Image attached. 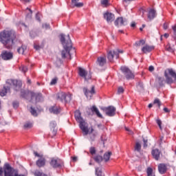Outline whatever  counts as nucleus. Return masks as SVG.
Returning <instances> with one entry per match:
<instances>
[{"label": "nucleus", "mask_w": 176, "mask_h": 176, "mask_svg": "<svg viewBox=\"0 0 176 176\" xmlns=\"http://www.w3.org/2000/svg\"><path fill=\"white\" fill-rule=\"evenodd\" d=\"M43 28H45V30H49V28H50V25L47 23L43 24Z\"/></svg>", "instance_id": "50"}, {"label": "nucleus", "mask_w": 176, "mask_h": 176, "mask_svg": "<svg viewBox=\"0 0 176 176\" xmlns=\"http://www.w3.org/2000/svg\"><path fill=\"white\" fill-rule=\"evenodd\" d=\"M111 155H112L111 152H108L104 154L103 156V160H104V162H108L109 160V159H111Z\"/></svg>", "instance_id": "27"}, {"label": "nucleus", "mask_w": 176, "mask_h": 176, "mask_svg": "<svg viewBox=\"0 0 176 176\" xmlns=\"http://www.w3.org/2000/svg\"><path fill=\"white\" fill-rule=\"evenodd\" d=\"M119 53H123V51L119 50H114L109 51L107 53V58L110 63L113 61V58H119Z\"/></svg>", "instance_id": "8"}, {"label": "nucleus", "mask_w": 176, "mask_h": 176, "mask_svg": "<svg viewBox=\"0 0 176 176\" xmlns=\"http://www.w3.org/2000/svg\"><path fill=\"white\" fill-rule=\"evenodd\" d=\"M169 75L172 76V78L170 77ZM164 76L166 78V83H168V85H171V83H173V78H174V79H176V73L173 69H168V72L167 71L164 72Z\"/></svg>", "instance_id": "7"}, {"label": "nucleus", "mask_w": 176, "mask_h": 176, "mask_svg": "<svg viewBox=\"0 0 176 176\" xmlns=\"http://www.w3.org/2000/svg\"><path fill=\"white\" fill-rule=\"evenodd\" d=\"M34 155L36 156V157H39V159L36 161V166L38 167H44L45 164H46V159L43 155H39L37 152H34Z\"/></svg>", "instance_id": "10"}, {"label": "nucleus", "mask_w": 176, "mask_h": 176, "mask_svg": "<svg viewBox=\"0 0 176 176\" xmlns=\"http://www.w3.org/2000/svg\"><path fill=\"white\" fill-rule=\"evenodd\" d=\"M30 96L32 97V100L35 98L36 102H39V101H42L43 100L42 94H35L34 92H30Z\"/></svg>", "instance_id": "16"}, {"label": "nucleus", "mask_w": 176, "mask_h": 176, "mask_svg": "<svg viewBox=\"0 0 176 176\" xmlns=\"http://www.w3.org/2000/svg\"><path fill=\"white\" fill-rule=\"evenodd\" d=\"M164 138V137L163 136H161L160 138V142H162L163 141V139Z\"/></svg>", "instance_id": "62"}, {"label": "nucleus", "mask_w": 176, "mask_h": 176, "mask_svg": "<svg viewBox=\"0 0 176 176\" xmlns=\"http://www.w3.org/2000/svg\"><path fill=\"white\" fill-rule=\"evenodd\" d=\"M50 164L54 168H57L58 167H61L63 164V161L59 158H52Z\"/></svg>", "instance_id": "14"}, {"label": "nucleus", "mask_w": 176, "mask_h": 176, "mask_svg": "<svg viewBox=\"0 0 176 176\" xmlns=\"http://www.w3.org/2000/svg\"><path fill=\"white\" fill-rule=\"evenodd\" d=\"M151 155L155 160H158L160 158V151L157 148L153 149L151 152Z\"/></svg>", "instance_id": "22"}, {"label": "nucleus", "mask_w": 176, "mask_h": 176, "mask_svg": "<svg viewBox=\"0 0 176 176\" xmlns=\"http://www.w3.org/2000/svg\"><path fill=\"white\" fill-rule=\"evenodd\" d=\"M94 160L96 163H101V162L103 160L102 157L101 155H96L94 157Z\"/></svg>", "instance_id": "31"}, {"label": "nucleus", "mask_w": 176, "mask_h": 176, "mask_svg": "<svg viewBox=\"0 0 176 176\" xmlns=\"http://www.w3.org/2000/svg\"><path fill=\"white\" fill-rule=\"evenodd\" d=\"M102 110L105 112L107 116H115L116 108L113 106H109L107 107H102Z\"/></svg>", "instance_id": "9"}, {"label": "nucleus", "mask_w": 176, "mask_h": 176, "mask_svg": "<svg viewBox=\"0 0 176 176\" xmlns=\"http://www.w3.org/2000/svg\"><path fill=\"white\" fill-rule=\"evenodd\" d=\"M89 152L91 153V155H96V148L95 147H91L89 148Z\"/></svg>", "instance_id": "44"}, {"label": "nucleus", "mask_w": 176, "mask_h": 176, "mask_svg": "<svg viewBox=\"0 0 176 176\" xmlns=\"http://www.w3.org/2000/svg\"><path fill=\"white\" fill-rule=\"evenodd\" d=\"M56 98L61 102H69L72 100V95L71 94H66L65 92H58L56 95Z\"/></svg>", "instance_id": "5"}, {"label": "nucleus", "mask_w": 176, "mask_h": 176, "mask_svg": "<svg viewBox=\"0 0 176 176\" xmlns=\"http://www.w3.org/2000/svg\"><path fill=\"white\" fill-rule=\"evenodd\" d=\"M72 159H73L74 162H76L78 157H73Z\"/></svg>", "instance_id": "64"}, {"label": "nucleus", "mask_w": 176, "mask_h": 176, "mask_svg": "<svg viewBox=\"0 0 176 176\" xmlns=\"http://www.w3.org/2000/svg\"><path fill=\"white\" fill-rule=\"evenodd\" d=\"M153 104H154V105L157 104V107H159V108H160V107L162 105V102H160V100H159V98H155L154 100Z\"/></svg>", "instance_id": "35"}, {"label": "nucleus", "mask_w": 176, "mask_h": 176, "mask_svg": "<svg viewBox=\"0 0 176 176\" xmlns=\"http://www.w3.org/2000/svg\"><path fill=\"white\" fill-rule=\"evenodd\" d=\"M124 89L122 87H120L118 89V94H122V93H124Z\"/></svg>", "instance_id": "46"}, {"label": "nucleus", "mask_w": 176, "mask_h": 176, "mask_svg": "<svg viewBox=\"0 0 176 176\" xmlns=\"http://www.w3.org/2000/svg\"><path fill=\"white\" fill-rule=\"evenodd\" d=\"M1 57L4 61H9L13 59V52L3 50L1 52Z\"/></svg>", "instance_id": "11"}, {"label": "nucleus", "mask_w": 176, "mask_h": 176, "mask_svg": "<svg viewBox=\"0 0 176 176\" xmlns=\"http://www.w3.org/2000/svg\"><path fill=\"white\" fill-rule=\"evenodd\" d=\"M120 71L124 75V76L127 80L134 79V78L135 76L134 75V73H133V72H131V70H130L129 68L126 66H122L120 67Z\"/></svg>", "instance_id": "6"}, {"label": "nucleus", "mask_w": 176, "mask_h": 176, "mask_svg": "<svg viewBox=\"0 0 176 176\" xmlns=\"http://www.w3.org/2000/svg\"><path fill=\"white\" fill-rule=\"evenodd\" d=\"M156 123H157V124H158L160 129L163 130V128L162 127V120L158 119L156 120Z\"/></svg>", "instance_id": "45"}, {"label": "nucleus", "mask_w": 176, "mask_h": 176, "mask_svg": "<svg viewBox=\"0 0 176 176\" xmlns=\"http://www.w3.org/2000/svg\"><path fill=\"white\" fill-rule=\"evenodd\" d=\"M12 106L15 109L19 108V102H13Z\"/></svg>", "instance_id": "47"}, {"label": "nucleus", "mask_w": 176, "mask_h": 176, "mask_svg": "<svg viewBox=\"0 0 176 176\" xmlns=\"http://www.w3.org/2000/svg\"><path fill=\"white\" fill-rule=\"evenodd\" d=\"M36 19L38 21H41V14L40 13H37L36 14Z\"/></svg>", "instance_id": "51"}, {"label": "nucleus", "mask_w": 176, "mask_h": 176, "mask_svg": "<svg viewBox=\"0 0 176 176\" xmlns=\"http://www.w3.org/2000/svg\"><path fill=\"white\" fill-rule=\"evenodd\" d=\"M34 49H35L36 50H39L41 49V46L37 45H34Z\"/></svg>", "instance_id": "56"}, {"label": "nucleus", "mask_w": 176, "mask_h": 176, "mask_svg": "<svg viewBox=\"0 0 176 176\" xmlns=\"http://www.w3.org/2000/svg\"><path fill=\"white\" fill-rule=\"evenodd\" d=\"M60 42L63 45L64 50L61 52L62 58H67L69 56V60H71V52L75 53V49L72 48V41L69 38V34L67 35V40L65 43V36L60 34Z\"/></svg>", "instance_id": "2"}, {"label": "nucleus", "mask_w": 176, "mask_h": 176, "mask_svg": "<svg viewBox=\"0 0 176 176\" xmlns=\"http://www.w3.org/2000/svg\"><path fill=\"white\" fill-rule=\"evenodd\" d=\"M157 80L160 85V86H163V83H164V78L160 76L157 77Z\"/></svg>", "instance_id": "33"}, {"label": "nucleus", "mask_w": 176, "mask_h": 176, "mask_svg": "<svg viewBox=\"0 0 176 176\" xmlns=\"http://www.w3.org/2000/svg\"><path fill=\"white\" fill-rule=\"evenodd\" d=\"M32 127V123L31 122H27L26 124H24L25 129H31Z\"/></svg>", "instance_id": "43"}, {"label": "nucleus", "mask_w": 176, "mask_h": 176, "mask_svg": "<svg viewBox=\"0 0 176 176\" xmlns=\"http://www.w3.org/2000/svg\"><path fill=\"white\" fill-rule=\"evenodd\" d=\"M158 171L160 174H165V173L167 171V166L164 164H160L158 166Z\"/></svg>", "instance_id": "21"}, {"label": "nucleus", "mask_w": 176, "mask_h": 176, "mask_svg": "<svg viewBox=\"0 0 176 176\" xmlns=\"http://www.w3.org/2000/svg\"><path fill=\"white\" fill-rule=\"evenodd\" d=\"M104 19H106L108 23H111V21H113L115 20V15L111 12H106L104 14Z\"/></svg>", "instance_id": "17"}, {"label": "nucleus", "mask_w": 176, "mask_h": 176, "mask_svg": "<svg viewBox=\"0 0 176 176\" xmlns=\"http://www.w3.org/2000/svg\"><path fill=\"white\" fill-rule=\"evenodd\" d=\"M172 30L173 31V38L176 42V25L172 26Z\"/></svg>", "instance_id": "36"}, {"label": "nucleus", "mask_w": 176, "mask_h": 176, "mask_svg": "<svg viewBox=\"0 0 176 176\" xmlns=\"http://www.w3.org/2000/svg\"><path fill=\"white\" fill-rule=\"evenodd\" d=\"M164 111L166 112V113H168V112H170V110L167 107L164 108Z\"/></svg>", "instance_id": "57"}, {"label": "nucleus", "mask_w": 176, "mask_h": 176, "mask_svg": "<svg viewBox=\"0 0 176 176\" xmlns=\"http://www.w3.org/2000/svg\"><path fill=\"white\" fill-rule=\"evenodd\" d=\"M164 30H167V28H168V23H164Z\"/></svg>", "instance_id": "55"}, {"label": "nucleus", "mask_w": 176, "mask_h": 176, "mask_svg": "<svg viewBox=\"0 0 176 176\" xmlns=\"http://www.w3.org/2000/svg\"><path fill=\"white\" fill-rule=\"evenodd\" d=\"M25 49H27V47L22 45L21 47L17 49V52L19 54H24V52L25 51Z\"/></svg>", "instance_id": "30"}, {"label": "nucleus", "mask_w": 176, "mask_h": 176, "mask_svg": "<svg viewBox=\"0 0 176 176\" xmlns=\"http://www.w3.org/2000/svg\"><path fill=\"white\" fill-rule=\"evenodd\" d=\"M114 24L117 27L127 25V20L126 19H124L123 17H119L115 21Z\"/></svg>", "instance_id": "15"}, {"label": "nucleus", "mask_w": 176, "mask_h": 176, "mask_svg": "<svg viewBox=\"0 0 176 176\" xmlns=\"http://www.w3.org/2000/svg\"><path fill=\"white\" fill-rule=\"evenodd\" d=\"M19 69L24 74H25V72H27V71H28V68L27 67V66H21L19 67Z\"/></svg>", "instance_id": "41"}, {"label": "nucleus", "mask_w": 176, "mask_h": 176, "mask_svg": "<svg viewBox=\"0 0 176 176\" xmlns=\"http://www.w3.org/2000/svg\"><path fill=\"white\" fill-rule=\"evenodd\" d=\"M90 129H91V131H89L88 134H90L91 140L94 141V140H96V134H94V133L91 134V133H93V131H94V129H93V126H91Z\"/></svg>", "instance_id": "28"}, {"label": "nucleus", "mask_w": 176, "mask_h": 176, "mask_svg": "<svg viewBox=\"0 0 176 176\" xmlns=\"http://www.w3.org/2000/svg\"><path fill=\"white\" fill-rule=\"evenodd\" d=\"M16 41V31L12 29H6L0 32V43L5 49L12 50Z\"/></svg>", "instance_id": "1"}, {"label": "nucleus", "mask_w": 176, "mask_h": 176, "mask_svg": "<svg viewBox=\"0 0 176 176\" xmlns=\"http://www.w3.org/2000/svg\"><path fill=\"white\" fill-rule=\"evenodd\" d=\"M56 126H57V124L56 123L55 121H52L50 122V127L52 129L54 135H56V130H54V128L56 127Z\"/></svg>", "instance_id": "29"}, {"label": "nucleus", "mask_w": 176, "mask_h": 176, "mask_svg": "<svg viewBox=\"0 0 176 176\" xmlns=\"http://www.w3.org/2000/svg\"><path fill=\"white\" fill-rule=\"evenodd\" d=\"M146 173H147V176H153V170L152 169V168H148Z\"/></svg>", "instance_id": "40"}, {"label": "nucleus", "mask_w": 176, "mask_h": 176, "mask_svg": "<svg viewBox=\"0 0 176 176\" xmlns=\"http://www.w3.org/2000/svg\"><path fill=\"white\" fill-rule=\"evenodd\" d=\"M96 175L97 176H102V170L100 168H96Z\"/></svg>", "instance_id": "37"}, {"label": "nucleus", "mask_w": 176, "mask_h": 176, "mask_svg": "<svg viewBox=\"0 0 176 176\" xmlns=\"http://www.w3.org/2000/svg\"><path fill=\"white\" fill-rule=\"evenodd\" d=\"M31 91H25V90H21V96L23 97V98H27L28 96H31Z\"/></svg>", "instance_id": "26"}, {"label": "nucleus", "mask_w": 176, "mask_h": 176, "mask_svg": "<svg viewBox=\"0 0 176 176\" xmlns=\"http://www.w3.org/2000/svg\"><path fill=\"white\" fill-rule=\"evenodd\" d=\"M6 85L8 86L3 87V89L0 91L1 97H5L8 94V91H10V86H14L15 91H19L23 86L21 80L8 79L6 82Z\"/></svg>", "instance_id": "3"}, {"label": "nucleus", "mask_w": 176, "mask_h": 176, "mask_svg": "<svg viewBox=\"0 0 176 176\" xmlns=\"http://www.w3.org/2000/svg\"><path fill=\"white\" fill-rule=\"evenodd\" d=\"M30 113L32 116H38V113H36V110L34 108L30 107Z\"/></svg>", "instance_id": "38"}, {"label": "nucleus", "mask_w": 176, "mask_h": 176, "mask_svg": "<svg viewBox=\"0 0 176 176\" xmlns=\"http://www.w3.org/2000/svg\"><path fill=\"white\" fill-rule=\"evenodd\" d=\"M79 0H72V5L76 8H82L83 7V3H78Z\"/></svg>", "instance_id": "25"}, {"label": "nucleus", "mask_w": 176, "mask_h": 176, "mask_svg": "<svg viewBox=\"0 0 176 176\" xmlns=\"http://www.w3.org/2000/svg\"><path fill=\"white\" fill-rule=\"evenodd\" d=\"M34 176H47V175L43 173L42 171L36 170L34 171Z\"/></svg>", "instance_id": "32"}, {"label": "nucleus", "mask_w": 176, "mask_h": 176, "mask_svg": "<svg viewBox=\"0 0 176 176\" xmlns=\"http://www.w3.org/2000/svg\"><path fill=\"white\" fill-rule=\"evenodd\" d=\"M131 27H132V28L135 27V23H132L131 24Z\"/></svg>", "instance_id": "61"}, {"label": "nucleus", "mask_w": 176, "mask_h": 176, "mask_svg": "<svg viewBox=\"0 0 176 176\" xmlns=\"http://www.w3.org/2000/svg\"><path fill=\"white\" fill-rule=\"evenodd\" d=\"M164 38H167L169 36V34H167V33H165V34H164Z\"/></svg>", "instance_id": "60"}, {"label": "nucleus", "mask_w": 176, "mask_h": 176, "mask_svg": "<svg viewBox=\"0 0 176 176\" xmlns=\"http://www.w3.org/2000/svg\"><path fill=\"white\" fill-rule=\"evenodd\" d=\"M58 78L57 77L54 78L51 80L50 85H51L52 86H53V85H56V83H57V81H58Z\"/></svg>", "instance_id": "42"}, {"label": "nucleus", "mask_w": 176, "mask_h": 176, "mask_svg": "<svg viewBox=\"0 0 176 176\" xmlns=\"http://www.w3.org/2000/svg\"><path fill=\"white\" fill-rule=\"evenodd\" d=\"M135 46H141V45H142V44H141V43H140V41H136L135 43Z\"/></svg>", "instance_id": "58"}, {"label": "nucleus", "mask_w": 176, "mask_h": 176, "mask_svg": "<svg viewBox=\"0 0 176 176\" xmlns=\"http://www.w3.org/2000/svg\"><path fill=\"white\" fill-rule=\"evenodd\" d=\"M132 1L134 0H122L123 5H127V3H130Z\"/></svg>", "instance_id": "48"}, {"label": "nucleus", "mask_w": 176, "mask_h": 176, "mask_svg": "<svg viewBox=\"0 0 176 176\" xmlns=\"http://www.w3.org/2000/svg\"><path fill=\"white\" fill-rule=\"evenodd\" d=\"M91 111L93 112V113H96V116H98L100 119H104V116H102V114L100 113V110H98L97 107L93 106L91 107Z\"/></svg>", "instance_id": "18"}, {"label": "nucleus", "mask_w": 176, "mask_h": 176, "mask_svg": "<svg viewBox=\"0 0 176 176\" xmlns=\"http://www.w3.org/2000/svg\"><path fill=\"white\" fill-rule=\"evenodd\" d=\"M139 42L142 44L144 45L145 43L144 40H140Z\"/></svg>", "instance_id": "59"}, {"label": "nucleus", "mask_w": 176, "mask_h": 176, "mask_svg": "<svg viewBox=\"0 0 176 176\" xmlns=\"http://www.w3.org/2000/svg\"><path fill=\"white\" fill-rule=\"evenodd\" d=\"M138 87H140V89H144V84L141 82H138Z\"/></svg>", "instance_id": "52"}, {"label": "nucleus", "mask_w": 176, "mask_h": 176, "mask_svg": "<svg viewBox=\"0 0 176 176\" xmlns=\"http://www.w3.org/2000/svg\"><path fill=\"white\" fill-rule=\"evenodd\" d=\"M147 17L149 20H153V19L156 17V10L153 9H150L148 10Z\"/></svg>", "instance_id": "23"}, {"label": "nucleus", "mask_w": 176, "mask_h": 176, "mask_svg": "<svg viewBox=\"0 0 176 176\" xmlns=\"http://www.w3.org/2000/svg\"><path fill=\"white\" fill-rule=\"evenodd\" d=\"M97 64H98L100 67H104V65L107 64V58L103 56L98 57L97 59Z\"/></svg>", "instance_id": "20"}, {"label": "nucleus", "mask_w": 176, "mask_h": 176, "mask_svg": "<svg viewBox=\"0 0 176 176\" xmlns=\"http://www.w3.org/2000/svg\"><path fill=\"white\" fill-rule=\"evenodd\" d=\"M27 10H29L30 14L26 15V17H31V14H32V10H31V9H30V8H27Z\"/></svg>", "instance_id": "53"}, {"label": "nucleus", "mask_w": 176, "mask_h": 176, "mask_svg": "<svg viewBox=\"0 0 176 176\" xmlns=\"http://www.w3.org/2000/svg\"><path fill=\"white\" fill-rule=\"evenodd\" d=\"M143 142H144V147L146 148V146H148V140L143 138Z\"/></svg>", "instance_id": "49"}, {"label": "nucleus", "mask_w": 176, "mask_h": 176, "mask_svg": "<svg viewBox=\"0 0 176 176\" xmlns=\"http://www.w3.org/2000/svg\"><path fill=\"white\" fill-rule=\"evenodd\" d=\"M155 70V67H153V66H150L149 67H148V71L150 72H153V71Z\"/></svg>", "instance_id": "54"}, {"label": "nucleus", "mask_w": 176, "mask_h": 176, "mask_svg": "<svg viewBox=\"0 0 176 176\" xmlns=\"http://www.w3.org/2000/svg\"><path fill=\"white\" fill-rule=\"evenodd\" d=\"M83 91L85 92V95L86 96L88 100H91V98L94 94H96V88L94 85H92L90 89H87V88H84Z\"/></svg>", "instance_id": "13"}, {"label": "nucleus", "mask_w": 176, "mask_h": 176, "mask_svg": "<svg viewBox=\"0 0 176 176\" xmlns=\"http://www.w3.org/2000/svg\"><path fill=\"white\" fill-rule=\"evenodd\" d=\"M153 49H155V47L146 45L142 48V52L145 54L151 53V51L153 50Z\"/></svg>", "instance_id": "24"}, {"label": "nucleus", "mask_w": 176, "mask_h": 176, "mask_svg": "<svg viewBox=\"0 0 176 176\" xmlns=\"http://www.w3.org/2000/svg\"><path fill=\"white\" fill-rule=\"evenodd\" d=\"M135 151H137V152H140L141 151V143L140 142H136L135 146Z\"/></svg>", "instance_id": "34"}, {"label": "nucleus", "mask_w": 176, "mask_h": 176, "mask_svg": "<svg viewBox=\"0 0 176 176\" xmlns=\"http://www.w3.org/2000/svg\"><path fill=\"white\" fill-rule=\"evenodd\" d=\"M76 120L79 123V127L83 133V135H87L89 134V128L86 126V122L80 116V111H76L75 112Z\"/></svg>", "instance_id": "4"}, {"label": "nucleus", "mask_w": 176, "mask_h": 176, "mask_svg": "<svg viewBox=\"0 0 176 176\" xmlns=\"http://www.w3.org/2000/svg\"><path fill=\"white\" fill-rule=\"evenodd\" d=\"M78 75H80L81 78H84L85 80H89L91 79V74L88 73L87 71L82 67L78 68Z\"/></svg>", "instance_id": "12"}, {"label": "nucleus", "mask_w": 176, "mask_h": 176, "mask_svg": "<svg viewBox=\"0 0 176 176\" xmlns=\"http://www.w3.org/2000/svg\"><path fill=\"white\" fill-rule=\"evenodd\" d=\"M152 107H153V104L150 103V104H148V108H152Z\"/></svg>", "instance_id": "63"}, {"label": "nucleus", "mask_w": 176, "mask_h": 176, "mask_svg": "<svg viewBox=\"0 0 176 176\" xmlns=\"http://www.w3.org/2000/svg\"><path fill=\"white\" fill-rule=\"evenodd\" d=\"M100 3H101V5H102L103 6H105V8H107V6H108V5H109V0H101Z\"/></svg>", "instance_id": "39"}, {"label": "nucleus", "mask_w": 176, "mask_h": 176, "mask_svg": "<svg viewBox=\"0 0 176 176\" xmlns=\"http://www.w3.org/2000/svg\"><path fill=\"white\" fill-rule=\"evenodd\" d=\"M50 112L51 113H54L55 115H58V113L61 112V108H60V107L53 106L50 108Z\"/></svg>", "instance_id": "19"}]
</instances>
